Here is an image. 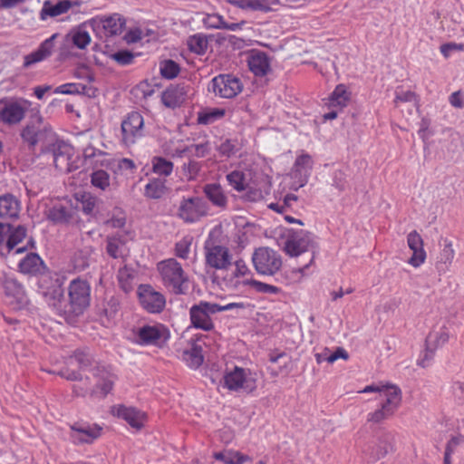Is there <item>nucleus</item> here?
I'll return each mask as SVG.
<instances>
[{"label":"nucleus","mask_w":464,"mask_h":464,"mask_svg":"<svg viewBox=\"0 0 464 464\" xmlns=\"http://www.w3.org/2000/svg\"><path fill=\"white\" fill-rule=\"evenodd\" d=\"M193 93V88L186 82L169 84L161 93V102L169 109H176L184 104Z\"/></svg>","instance_id":"obj_11"},{"label":"nucleus","mask_w":464,"mask_h":464,"mask_svg":"<svg viewBox=\"0 0 464 464\" xmlns=\"http://www.w3.org/2000/svg\"><path fill=\"white\" fill-rule=\"evenodd\" d=\"M70 366L71 365H67L66 367L61 369L58 372V374L61 377H63L68 381H72V382L82 381V373L79 371L70 369Z\"/></svg>","instance_id":"obj_62"},{"label":"nucleus","mask_w":464,"mask_h":464,"mask_svg":"<svg viewBox=\"0 0 464 464\" xmlns=\"http://www.w3.org/2000/svg\"><path fill=\"white\" fill-rule=\"evenodd\" d=\"M138 296L142 308L150 314H160L165 308V296L150 285H140Z\"/></svg>","instance_id":"obj_14"},{"label":"nucleus","mask_w":464,"mask_h":464,"mask_svg":"<svg viewBox=\"0 0 464 464\" xmlns=\"http://www.w3.org/2000/svg\"><path fill=\"white\" fill-rule=\"evenodd\" d=\"M464 443V436L458 434L452 436L446 444L443 464H451V455L455 453L458 447Z\"/></svg>","instance_id":"obj_47"},{"label":"nucleus","mask_w":464,"mask_h":464,"mask_svg":"<svg viewBox=\"0 0 464 464\" xmlns=\"http://www.w3.org/2000/svg\"><path fill=\"white\" fill-rule=\"evenodd\" d=\"M399 102H411L412 104H415L416 94L411 91H396L394 103L398 106Z\"/></svg>","instance_id":"obj_61"},{"label":"nucleus","mask_w":464,"mask_h":464,"mask_svg":"<svg viewBox=\"0 0 464 464\" xmlns=\"http://www.w3.org/2000/svg\"><path fill=\"white\" fill-rule=\"evenodd\" d=\"M191 238L184 237L175 246L176 256L182 259H187L189 254V248L191 245Z\"/></svg>","instance_id":"obj_58"},{"label":"nucleus","mask_w":464,"mask_h":464,"mask_svg":"<svg viewBox=\"0 0 464 464\" xmlns=\"http://www.w3.org/2000/svg\"><path fill=\"white\" fill-rule=\"evenodd\" d=\"M169 331L162 324H144L136 333L137 343L162 347L169 339Z\"/></svg>","instance_id":"obj_8"},{"label":"nucleus","mask_w":464,"mask_h":464,"mask_svg":"<svg viewBox=\"0 0 464 464\" xmlns=\"http://www.w3.org/2000/svg\"><path fill=\"white\" fill-rule=\"evenodd\" d=\"M201 163L196 161L195 160L189 159L188 162L183 163L181 169L187 180L190 181L197 179L201 170Z\"/></svg>","instance_id":"obj_51"},{"label":"nucleus","mask_w":464,"mask_h":464,"mask_svg":"<svg viewBox=\"0 0 464 464\" xmlns=\"http://www.w3.org/2000/svg\"><path fill=\"white\" fill-rule=\"evenodd\" d=\"M192 150H195V156L198 158H204L210 153L211 147L209 141H206L199 144H192L187 146L181 150H177L179 157H183L187 152H190Z\"/></svg>","instance_id":"obj_48"},{"label":"nucleus","mask_w":464,"mask_h":464,"mask_svg":"<svg viewBox=\"0 0 464 464\" xmlns=\"http://www.w3.org/2000/svg\"><path fill=\"white\" fill-rule=\"evenodd\" d=\"M93 249L92 246H85L78 250L73 257L74 268L78 271H83L88 268L92 261V254Z\"/></svg>","instance_id":"obj_40"},{"label":"nucleus","mask_w":464,"mask_h":464,"mask_svg":"<svg viewBox=\"0 0 464 464\" xmlns=\"http://www.w3.org/2000/svg\"><path fill=\"white\" fill-rule=\"evenodd\" d=\"M120 303L115 297H111L104 305L103 313L108 320L115 317L119 312Z\"/></svg>","instance_id":"obj_59"},{"label":"nucleus","mask_w":464,"mask_h":464,"mask_svg":"<svg viewBox=\"0 0 464 464\" xmlns=\"http://www.w3.org/2000/svg\"><path fill=\"white\" fill-rule=\"evenodd\" d=\"M92 185L95 188L105 190L110 186V175L103 169H99L91 175Z\"/></svg>","instance_id":"obj_52"},{"label":"nucleus","mask_w":464,"mask_h":464,"mask_svg":"<svg viewBox=\"0 0 464 464\" xmlns=\"http://www.w3.org/2000/svg\"><path fill=\"white\" fill-rule=\"evenodd\" d=\"M407 243L412 251V256L409 259V264L414 267H419L426 259V252L423 249V240L417 231H411L407 237Z\"/></svg>","instance_id":"obj_25"},{"label":"nucleus","mask_w":464,"mask_h":464,"mask_svg":"<svg viewBox=\"0 0 464 464\" xmlns=\"http://www.w3.org/2000/svg\"><path fill=\"white\" fill-rule=\"evenodd\" d=\"M243 84L239 78L232 74H218L214 77L208 86L216 96L232 99L242 92Z\"/></svg>","instance_id":"obj_9"},{"label":"nucleus","mask_w":464,"mask_h":464,"mask_svg":"<svg viewBox=\"0 0 464 464\" xmlns=\"http://www.w3.org/2000/svg\"><path fill=\"white\" fill-rule=\"evenodd\" d=\"M66 40L71 42L74 47L84 50L91 43V35L87 32L85 24H82L69 31Z\"/></svg>","instance_id":"obj_32"},{"label":"nucleus","mask_w":464,"mask_h":464,"mask_svg":"<svg viewBox=\"0 0 464 464\" xmlns=\"http://www.w3.org/2000/svg\"><path fill=\"white\" fill-rule=\"evenodd\" d=\"M256 271L263 276H274L282 266V260L277 252L269 247H259L252 256Z\"/></svg>","instance_id":"obj_7"},{"label":"nucleus","mask_w":464,"mask_h":464,"mask_svg":"<svg viewBox=\"0 0 464 464\" xmlns=\"http://www.w3.org/2000/svg\"><path fill=\"white\" fill-rule=\"evenodd\" d=\"M111 412L136 430H140L144 426L146 414L133 407L117 405L112 407Z\"/></svg>","instance_id":"obj_22"},{"label":"nucleus","mask_w":464,"mask_h":464,"mask_svg":"<svg viewBox=\"0 0 464 464\" xmlns=\"http://www.w3.org/2000/svg\"><path fill=\"white\" fill-rule=\"evenodd\" d=\"M67 365L77 364L80 371H90L97 380L92 396L105 398L112 390L116 376L109 366L97 362L89 349H78L67 358Z\"/></svg>","instance_id":"obj_1"},{"label":"nucleus","mask_w":464,"mask_h":464,"mask_svg":"<svg viewBox=\"0 0 464 464\" xmlns=\"http://www.w3.org/2000/svg\"><path fill=\"white\" fill-rule=\"evenodd\" d=\"M27 236V228L24 225H18L16 227L11 225L9 236L6 239L5 248L7 253H10L15 246L21 243Z\"/></svg>","instance_id":"obj_37"},{"label":"nucleus","mask_w":464,"mask_h":464,"mask_svg":"<svg viewBox=\"0 0 464 464\" xmlns=\"http://www.w3.org/2000/svg\"><path fill=\"white\" fill-rule=\"evenodd\" d=\"M126 239L121 232L107 236L106 253L113 259H124L128 255L126 253Z\"/></svg>","instance_id":"obj_29"},{"label":"nucleus","mask_w":464,"mask_h":464,"mask_svg":"<svg viewBox=\"0 0 464 464\" xmlns=\"http://www.w3.org/2000/svg\"><path fill=\"white\" fill-rule=\"evenodd\" d=\"M0 285L4 287L5 295L14 299L18 308H23L28 304L29 299L25 290L23 285L14 277L5 275Z\"/></svg>","instance_id":"obj_20"},{"label":"nucleus","mask_w":464,"mask_h":464,"mask_svg":"<svg viewBox=\"0 0 464 464\" xmlns=\"http://www.w3.org/2000/svg\"><path fill=\"white\" fill-rule=\"evenodd\" d=\"M18 268L24 275L37 276L44 271L45 266L38 254L29 253L19 262Z\"/></svg>","instance_id":"obj_30"},{"label":"nucleus","mask_w":464,"mask_h":464,"mask_svg":"<svg viewBox=\"0 0 464 464\" xmlns=\"http://www.w3.org/2000/svg\"><path fill=\"white\" fill-rule=\"evenodd\" d=\"M71 430V438L75 444L92 443L101 436L102 431L100 426L85 422H75Z\"/></svg>","instance_id":"obj_19"},{"label":"nucleus","mask_w":464,"mask_h":464,"mask_svg":"<svg viewBox=\"0 0 464 464\" xmlns=\"http://www.w3.org/2000/svg\"><path fill=\"white\" fill-rule=\"evenodd\" d=\"M218 304L200 301L189 309V318L191 326L205 332L214 329V323L211 315L219 313Z\"/></svg>","instance_id":"obj_6"},{"label":"nucleus","mask_w":464,"mask_h":464,"mask_svg":"<svg viewBox=\"0 0 464 464\" xmlns=\"http://www.w3.org/2000/svg\"><path fill=\"white\" fill-rule=\"evenodd\" d=\"M204 250L206 266L217 270H227L232 265V255L227 246L207 241Z\"/></svg>","instance_id":"obj_13"},{"label":"nucleus","mask_w":464,"mask_h":464,"mask_svg":"<svg viewBox=\"0 0 464 464\" xmlns=\"http://www.w3.org/2000/svg\"><path fill=\"white\" fill-rule=\"evenodd\" d=\"M52 153L53 164L56 169L62 171H70V160L72 156V148L63 140L55 142L42 148V153Z\"/></svg>","instance_id":"obj_18"},{"label":"nucleus","mask_w":464,"mask_h":464,"mask_svg":"<svg viewBox=\"0 0 464 464\" xmlns=\"http://www.w3.org/2000/svg\"><path fill=\"white\" fill-rule=\"evenodd\" d=\"M72 44L66 40V35H65L63 42L62 43V44L60 45V47L58 49V55H57L58 62H63L72 56Z\"/></svg>","instance_id":"obj_60"},{"label":"nucleus","mask_w":464,"mask_h":464,"mask_svg":"<svg viewBox=\"0 0 464 464\" xmlns=\"http://www.w3.org/2000/svg\"><path fill=\"white\" fill-rule=\"evenodd\" d=\"M152 169L156 174L169 176L173 170V163L162 157H155L153 159Z\"/></svg>","instance_id":"obj_50"},{"label":"nucleus","mask_w":464,"mask_h":464,"mask_svg":"<svg viewBox=\"0 0 464 464\" xmlns=\"http://www.w3.org/2000/svg\"><path fill=\"white\" fill-rule=\"evenodd\" d=\"M213 457L225 464H243L246 459V456L231 450L215 452Z\"/></svg>","instance_id":"obj_42"},{"label":"nucleus","mask_w":464,"mask_h":464,"mask_svg":"<svg viewBox=\"0 0 464 464\" xmlns=\"http://www.w3.org/2000/svg\"><path fill=\"white\" fill-rule=\"evenodd\" d=\"M101 24L105 31L106 36H115L122 33L125 26V19L120 14H114L111 16L102 18Z\"/></svg>","instance_id":"obj_33"},{"label":"nucleus","mask_w":464,"mask_h":464,"mask_svg":"<svg viewBox=\"0 0 464 464\" xmlns=\"http://www.w3.org/2000/svg\"><path fill=\"white\" fill-rule=\"evenodd\" d=\"M207 202L199 197L183 198L180 202L178 216L186 223H195L208 215Z\"/></svg>","instance_id":"obj_12"},{"label":"nucleus","mask_w":464,"mask_h":464,"mask_svg":"<svg viewBox=\"0 0 464 464\" xmlns=\"http://www.w3.org/2000/svg\"><path fill=\"white\" fill-rule=\"evenodd\" d=\"M136 54L129 50H120L111 55V58L121 66L133 63Z\"/></svg>","instance_id":"obj_57"},{"label":"nucleus","mask_w":464,"mask_h":464,"mask_svg":"<svg viewBox=\"0 0 464 464\" xmlns=\"http://www.w3.org/2000/svg\"><path fill=\"white\" fill-rule=\"evenodd\" d=\"M394 437L386 430L376 431L372 445H369L366 453L373 459L379 460L393 450Z\"/></svg>","instance_id":"obj_16"},{"label":"nucleus","mask_w":464,"mask_h":464,"mask_svg":"<svg viewBox=\"0 0 464 464\" xmlns=\"http://www.w3.org/2000/svg\"><path fill=\"white\" fill-rule=\"evenodd\" d=\"M206 197L213 205L224 208L227 205V197L223 193V189L218 183L206 184L203 188Z\"/></svg>","instance_id":"obj_35"},{"label":"nucleus","mask_w":464,"mask_h":464,"mask_svg":"<svg viewBox=\"0 0 464 464\" xmlns=\"http://www.w3.org/2000/svg\"><path fill=\"white\" fill-rule=\"evenodd\" d=\"M449 333L445 329H441L439 332L430 333L426 338L428 348L430 345H433L434 348H438L443 345L449 341Z\"/></svg>","instance_id":"obj_55"},{"label":"nucleus","mask_w":464,"mask_h":464,"mask_svg":"<svg viewBox=\"0 0 464 464\" xmlns=\"http://www.w3.org/2000/svg\"><path fill=\"white\" fill-rule=\"evenodd\" d=\"M166 186L164 181L160 179H152L145 186V197L152 199H159L166 193Z\"/></svg>","instance_id":"obj_41"},{"label":"nucleus","mask_w":464,"mask_h":464,"mask_svg":"<svg viewBox=\"0 0 464 464\" xmlns=\"http://www.w3.org/2000/svg\"><path fill=\"white\" fill-rule=\"evenodd\" d=\"M454 250L451 243L445 244L443 249L440 251L436 263V269L440 274L445 273L449 266L451 264L454 257Z\"/></svg>","instance_id":"obj_39"},{"label":"nucleus","mask_w":464,"mask_h":464,"mask_svg":"<svg viewBox=\"0 0 464 464\" xmlns=\"http://www.w3.org/2000/svg\"><path fill=\"white\" fill-rule=\"evenodd\" d=\"M58 35V34H52L49 38L41 43L39 47L34 52L25 55L24 57V67L29 68L33 64L49 58L53 53L55 46L54 41Z\"/></svg>","instance_id":"obj_21"},{"label":"nucleus","mask_w":464,"mask_h":464,"mask_svg":"<svg viewBox=\"0 0 464 464\" xmlns=\"http://www.w3.org/2000/svg\"><path fill=\"white\" fill-rule=\"evenodd\" d=\"M144 120L138 111L130 112L121 122L122 141L126 146L134 144L143 136Z\"/></svg>","instance_id":"obj_15"},{"label":"nucleus","mask_w":464,"mask_h":464,"mask_svg":"<svg viewBox=\"0 0 464 464\" xmlns=\"http://www.w3.org/2000/svg\"><path fill=\"white\" fill-rule=\"evenodd\" d=\"M401 401V392L399 387H388L382 393L381 407L367 416V421L382 423L391 418L399 408Z\"/></svg>","instance_id":"obj_5"},{"label":"nucleus","mask_w":464,"mask_h":464,"mask_svg":"<svg viewBox=\"0 0 464 464\" xmlns=\"http://www.w3.org/2000/svg\"><path fill=\"white\" fill-rule=\"evenodd\" d=\"M351 93L343 84H338L329 97L328 105L331 108L342 110L350 101Z\"/></svg>","instance_id":"obj_36"},{"label":"nucleus","mask_w":464,"mask_h":464,"mask_svg":"<svg viewBox=\"0 0 464 464\" xmlns=\"http://www.w3.org/2000/svg\"><path fill=\"white\" fill-rule=\"evenodd\" d=\"M249 70L258 77H263L270 71V59L262 51H252L247 60Z\"/></svg>","instance_id":"obj_28"},{"label":"nucleus","mask_w":464,"mask_h":464,"mask_svg":"<svg viewBox=\"0 0 464 464\" xmlns=\"http://www.w3.org/2000/svg\"><path fill=\"white\" fill-rule=\"evenodd\" d=\"M105 224L112 228H122L126 224V217L123 213L112 216L105 221Z\"/></svg>","instance_id":"obj_64"},{"label":"nucleus","mask_w":464,"mask_h":464,"mask_svg":"<svg viewBox=\"0 0 464 464\" xmlns=\"http://www.w3.org/2000/svg\"><path fill=\"white\" fill-rule=\"evenodd\" d=\"M226 114V110L223 108H207L198 112V123L203 125H209L215 121L222 119Z\"/></svg>","instance_id":"obj_38"},{"label":"nucleus","mask_w":464,"mask_h":464,"mask_svg":"<svg viewBox=\"0 0 464 464\" xmlns=\"http://www.w3.org/2000/svg\"><path fill=\"white\" fill-rule=\"evenodd\" d=\"M80 83H64L58 86L55 90V93L62 94H79Z\"/></svg>","instance_id":"obj_63"},{"label":"nucleus","mask_w":464,"mask_h":464,"mask_svg":"<svg viewBox=\"0 0 464 464\" xmlns=\"http://www.w3.org/2000/svg\"><path fill=\"white\" fill-rule=\"evenodd\" d=\"M20 212V201L12 194L0 196V218H17Z\"/></svg>","instance_id":"obj_31"},{"label":"nucleus","mask_w":464,"mask_h":464,"mask_svg":"<svg viewBox=\"0 0 464 464\" xmlns=\"http://www.w3.org/2000/svg\"><path fill=\"white\" fill-rule=\"evenodd\" d=\"M160 72L163 78L171 80L179 75L180 66L171 59L163 60L160 63Z\"/></svg>","instance_id":"obj_44"},{"label":"nucleus","mask_w":464,"mask_h":464,"mask_svg":"<svg viewBox=\"0 0 464 464\" xmlns=\"http://www.w3.org/2000/svg\"><path fill=\"white\" fill-rule=\"evenodd\" d=\"M228 184L237 191H243L246 188L245 186V174L238 170H234L227 175Z\"/></svg>","instance_id":"obj_56"},{"label":"nucleus","mask_w":464,"mask_h":464,"mask_svg":"<svg viewBox=\"0 0 464 464\" xmlns=\"http://www.w3.org/2000/svg\"><path fill=\"white\" fill-rule=\"evenodd\" d=\"M208 39L204 34H197L188 39V45L191 52L198 54H204L208 49Z\"/></svg>","instance_id":"obj_45"},{"label":"nucleus","mask_w":464,"mask_h":464,"mask_svg":"<svg viewBox=\"0 0 464 464\" xmlns=\"http://www.w3.org/2000/svg\"><path fill=\"white\" fill-rule=\"evenodd\" d=\"M164 285L175 295H185L188 290V277L181 265L174 258H169L159 264Z\"/></svg>","instance_id":"obj_3"},{"label":"nucleus","mask_w":464,"mask_h":464,"mask_svg":"<svg viewBox=\"0 0 464 464\" xmlns=\"http://www.w3.org/2000/svg\"><path fill=\"white\" fill-rule=\"evenodd\" d=\"M69 302L64 305V314L79 315L90 305L91 287L86 280L73 279L68 288Z\"/></svg>","instance_id":"obj_4"},{"label":"nucleus","mask_w":464,"mask_h":464,"mask_svg":"<svg viewBox=\"0 0 464 464\" xmlns=\"http://www.w3.org/2000/svg\"><path fill=\"white\" fill-rule=\"evenodd\" d=\"M75 5L78 3L70 0H62L55 5H53L50 0H46L39 13V19L45 21L48 17H56L66 14Z\"/></svg>","instance_id":"obj_27"},{"label":"nucleus","mask_w":464,"mask_h":464,"mask_svg":"<svg viewBox=\"0 0 464 464\" xmlns=\"http://www.w3.org/2000/svg\"><path fill=\"white\" fill-rule=\"evenodd\" d=\"M240 150L239 142L237 139H226L218 147V151L221 156L230 158Z\"/></svg>","instance_id":"obj_49"},{"label":"nucleus","mask_w":464,"mask_h":464,"mask_svg":"<svg viewBox=\"0 0 464 464\" xmlns=\"http://www.w3.org/2000/svg\"><path fill=\"white\" fill-rule=\"evenodd\" d=\"M313 167V160L310 155L302 154L297 157L295 162L293 177L297 178V176H301V174L307 173L310 174V170Z\"/></svg>","instance_id":"obj_43"},{"label":"nucleus","mask_w":464,"mask_h":464,"mask_svg":"<svg viewBox=\"0 0 464 464\" xmlns=\"http://www.w3.org/2000/svg\"><path fill=\"white\" fill-rule=\"evenodd\" d=\"M75 211L71 204L55 203L47 210L46 217L49 221L55 225L69 224Z\"/></svg>","instance_id":"obj_23"},{"label":"nucleus","mask_w":464,"mask_h":464,"mask_svg":"<svg viewBox=\"0 0 464 464\" xmlns=\"http://www.w3.org/2000/svg\"><path fill=\"white\" fill-rule=\"evenodd\" d=\"M314 246L312 234L303 229L292 231L285 243V251L290 256H298Z\"/></svg>","instance_id":"obj_17"},{"label":"nucleus","mask_w":464,"mask_h":464,"mask_svg":"<svg viewBox=\"0 0 464 464\" xmlns=\"http://www.w3.org/2000/svg\"><path fill=\"white\" fill-rule=\"evenodd\" d=\"M224 387L230 391H238L245 389L252 391L248 387V381L246 379V370L236 366L233 371L227 372L223 377Z\"/></svg>","instance_id":"obj_26"},{"label":"nucleus","mask_w":464,"mask_h":464,"mask_svg":"<svg viewBox=\"0 0 464 464\" xmlns=\"http://www.w3.org/2000/svg\"><path fill=\"white\" fill-rule=\"evenodd\" d=\"M243 285H249L253 287L257 293L278 295L281 293V288L257 281L256 279H246L242 282Z\"/></svg>","instance_id":"obj_46"},{"label":"nucleus","mask_w":464,"mask_h":464,"mask_svg":"<svg viewBox=\"0 0 464 464\" xmlns=\"http://www.w3.org/2000/svg\"><path fill=\"white\" fill-rule=\"evenodd\" d=\"M182 360L188 367L193 369L198 368L204 362L201 345L192 341L190 348L183 351Z\"/></svg>","instance_id":"obj_34"},{"label":"nucleus","mask_w":464,"mask_h":464,"mask_svg":"<svg viewBox=\"0 0 464 464\" xmlns=\"http://www.w3.org/2000/svg\"><path fill=\"white\" fill-rule=\"evenodd\" d=\"M331 186L335 188L339 192L345 191L349 188L347 174L340 169L334 171Z\"/></svg>","instance_id":"obj_53"},{"label":"nucleus","mask_w":464,"mask_h":464,"mask_svg":"<svg viewBox=\"0 0 464 464\" xmlns=\"http://www.w3.org/2000/svg\"><path fill=\"white\" fill-rule=\"evenodd\" d=\"M4 106L0 109V121L7 125H16L25 117L31 102L25 99L8 101L3 99L0 102Z\"/></svg>","instance_id":"obj_10"},{"label":"nucleus","mask_w":464,"mask_h":464,"mask_svg":"<svg viewBox=\"0 0 464 464\" xmlns=\"http://www.w3.org/2000/svg\"><path fill=\"white\" fill-rule=\"evenodd\" d=\"M22 140L28 144L30 149H34L38 143L46 145L53 143L55 134L49 123L44 122V118L37 111L33 114L26 125L21 130Z\"/></svg>","instance_id":"obj_2"},{"label":"nucleus","mask_w":464,"mask_h":464,"mask_svg":"<svg viewBox=\"0 0 464 464\" xmlns=\"http://www.w3.org/2000/svg\"><path fill=\"white\" fill-rule=\"evenodd\" d=\"M240 8L243 10L262 11L265 13L271 10L266 0H242Z\"/></svg>","instance_id":"obj_54"},{"label":"nucleus","mask_w":464,"mask_h":464,"mask_svg":"<svg viewBox=\"0 0 464 464\" xmlns=\"http://www.w3.org/2000/svg\"><path fill=\"white\" fill-rule=\"evenodd\" d=\"M407 243L412 251V256L409 259V264L414 267H419L426 259V252L423 249V240L417 231H411L407 237Z\"/></svg>","instance_id":"obj_24"}]
</instances>
